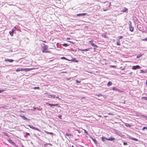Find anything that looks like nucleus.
Returning a JSON list of instances; mask_svg holds the SVG:
<instances>
[{
	"instance_id": "obj_1",
	"label": "nucleus",
	"mask_w": 147,
	"mask_h": 147,
	"mask_svg": "<svg viewBox=\"0 0 147 147\" xmlns=\"http://www.w3.org/2000/svg\"><path fill=\"white\" fill-rule=\"evenodd\" d=\"M48 45H46L45 44H43L42 46V52L43 53H50L51 51L48 50Z\"/></svg>"
},
{
	"instance_id": "obj_2",
	"label": "nucleus",
	"mask_w": 147,
	"mask_h": 147,
	"mask_svg": "<svg viewBox=\"0 0 147 147\" xmlns=\"http://www.w3.org/2000/svg\"><path fill=\"white\" fill-rule=\"evenodd\" d=\"M38 68H22V71H24L26 72H27L28 71H30L31 70H32L33 69H38Z\"/></svg>"
},
{
	"instance_id": "obj_3",
	"label": "nucleus",
	"mask_w": 147,
	"mask_h": 147,
	"mask_svg": "<svg viewBox=\"0 0 147 147\" xmlns=\"http://www.w3.org/2000/svg\"><path fill=\"white\" fill-rule=\"evenodd\" d=\"M93 40H91L89 41V43L93 47H96L97 48L98 47V46L94 44L93 43Z\"/></svg>"
},
{
	"instance_id": "obj_4",
	"label": "nucleus",
	"mask_w": 147,
	"mask_h": 147,
	"mask_svg": "<svg viewBox=\"0 0 147 147\" xmlns=\"http://www.w3.org/2000/svg\"><path fill=\"white\" fill-rule=\"evenodd\" d=\"M28 126L31 129H33L36 130H37L39 131H40V130L38 128H36V127H34V126H32L30 125H29Z\"/></svg>"
},
{
	"instance_id": "obj_5",
	"label": "nucleus",
	"mask_w": 147,
	"mask_h": 147,
	"mask_svg": "<svg viewBox=\"0 0 147 147\" xmlns=\"http://www.w3.org/2000/svg\"><path fill=\"white\" fill-rule=\"evenodd\" d=\"M112 90L114 91H118L119 92H122V91H121L120 90L116 88L115 87H113L112 88Z\"/></svg>"
},
{
	"instance_id": "obj_6",
	"label": "nucleus",
	"mask_w": 147,
	"mask_h": 147,
	"mask_svg": "<svg viewBox=\"0 0 147 147\" xmlns=\"http://www.w3.org/2000/svg\"><path fill=\"white\" fill-rule=\"evenodd\" d=\"M140 67L139 65H137L132 66V68L133 70H135L137 69H139Z\"/></svg>"
},
{
	"instance_id": "obj_7",
	"label": "nucleus",
	"mask_w": 147,
	"mask_h": 147,
	"mask_svg": "<svg viewBox=\"0 0 147 147\" xmlns=\"http://www.w3.org/2000/svg\"><path fill=\"white\" fill-rule=\"evenodd\" d=\"M128 10L127 8L125 7H124L122 8L121 11L123 12H127Z\"/></svg>"
},
{
	"instance_id": "obj_8",
	"label": "nucleus",
	"mask_w": 147,
	"mask_h": 147,
	"mask_svg": "<svg viewBox=\"0 0 147 147\" xmlns=\"http://www.w3.org/2000/svg\"><path fill=\"white\" fill-rule=\"evenodd\" d=\"M8 141L11 144L13 145H15V143H14V142L10 138H9L8 140Z\"/></svg>"
},
{
	"instance_id": "obj_9",
	"label": "nucleus",
	"mask_w": 147,
	"mask_h": 147,
	"mask_svg": "<svg viewBox=\"0 0 147 147\" xmlns=\"http://www.w3.org/2000/svg\"><path fill=\"white\" fill-rule=\"evenodd\" d=\"M87 13H79L77 14V16H84L87 14Z\"/></svg>"
},
{
	"instance_id": "obj_10",
	"label": "nucleus",
	"mask_w": 147,
	"mask_h": 147,
	"mask_svg": "<svg viewBox=\"0 0 147 147\" xmlns=\"http://www.w3.org/2000/svg\"><path fill=\"white\" fill-rule=\"evenodd\" d=\"M89 49V48L86 49H78V50L81 51H88Z\"/></svg>"
},
{
	"instance_id": "obj_11",
	"label": "nucleus",
	"mask_w": 147,
	"mask_h": 147,
	"mask_svg": "<svg viewBox=\"0 0 147 147\" xmlns=\"http://www.w3.org/2000/svg\"><path fill=\"white\" fill-rule=\"evenodd\" d=\"M13 60L12 59H6L5 60V62H9L12 63L13 61Z\"/></svg>"
},
{
	"instance_id": "obj_12",
	"label": "nucleus",
	"mask_w": 147,
	"mask_h": 147,
	"mask_svg": "<svg viewBox=\"0 0 147 147\" xmlns=\"http://www.w3.org/2000/svg\"><path fill=\"white\" fill-rule=\"evenodd\" d=\"M140 73L145 74L147 73V70H140Z\"/></svg>"
},
{
	"instance_id": "obj_13",
	"label": "nucleus",
	"mask_w": 147,
	"mask_h": 147,
	"mask_svg": "<svg viewBox=\"0 0 147 147\" xmlns=\"http://www.w3.org/2000/svg\"><path fill=\"white\" fill-rule=\"evenodd\" d=\"M105 139H106V140L109 141H112L113 140H115V138H105Z\"/></svg>"
},
{
	"instance_id": "obj_14",
	"label": "nucleus",
	"mask_w": 147,
	"mask_h": 147,
	"mask_svg": "<svg viewBox=\"0 0 147 147\" xmlns=\"http://www.w3.org/2000/svg\"><path fill=\"white\" fill-rule=\"evenodd\" d=\"M14 30H15L14 29H13L12 30L11 32H9V33L10 34L11 36H13V33Z\"/></svg>"
},
{
	"instance_id": "obj_15",
	"label": "nucleus",
	"mask_w": 147,
	"mask_h": 147,
	"mask_svg": "<svg viewBox=\"0 0 147 147\" xmlns=\"http://www.w3.org/2000/svg\"><path fill=\"white\" fill-rule=\"evenodd\" d=\"M69 61H72L75 62H78V61L76 59V58H73L72 60H69Z\"/></svg>"
},
{
	"instance_id": "obj_16",
	"label": "nucleus",
	"mask_w": 147,
	"mask_h": 147,
	"mask_svg": "<svg viewBox=\"0 0 147 147\" xmlns=\"http://www.w3.org/2000/svg\"><path fill=\"white\" fill-rule=\"evenodd\" d=\"M48 98H55V95H48Z\"/></svg>"
},
{
	"instance_id": "obj_17",
	"label": "nucleus",
	"mask_w": 147,
	"mask_h": 147,
	"mask_svg": "<svg viewBox=\"0 0 147 147\" xmlns=\"http://www.w3.org/2000/svg\"><path fill=\"white\" fill-rule=\"evenodd\" d=\"M129 30L131 32H133L134 30V27L132 26H129Z\"/></svg>"
},
{
	"instance_id": "obj_18",
	"label": "nucleus",
	"mask_w": 147,
	"mask_h": 147,
	"mask_svg": "<svg viewBox=\"0 0 147 147\" xmlns=\"http://www.w3.org/2000/svg\"><path fill=\"white\" fill-rule=\"evenodd\" d=\"M130 139L131 140H133L134 141H138V140L136 138H134L133 137H131L130 138Z\"/></svg>"
},
{
	"instance_id": "obj_19",
	"label": "nucleus",
	"mask_w": 147,
	"mask_h": 147,
	"mask_svg": "<svg viewBox=\"0 0 147 147\" xmlns=\"http://www.w3.org/2000/svg\"><path fill=\"white\" fill-rule=\"evenodd\" d=\"M112 83L111 81H109L108 82L107 84V86H111L112 85Z\"/></svg>"
},
{
	"instance_id": "obj_20",
	"label": "nucleus",
	"mask_w": 147,
	"mask_h": 147,
	"mask_svg": "<svg viewBox=\"0 0 147 147\" xmlns=\"http://www.w3.org/2000/svg\"><path fill=\"white\" fill-rule=\"evenodd\" d=\"M20 71H22V68H18L16 70L17 72H18Z\"/></svg>"
},
{
	"instance_id": "obj_21",
	"label": "nucleus",
	"mask_w": 147,
	"mask_h": 147,
	"mask_svg": "<svg viewBox=\"0 0 147 147\" xmlns=\"http://www.w3.org/2000/svg\"><path fill=\"white\" fill-rule=\"evenodd\" d=\"M45 132L47 133V134H50L51 135H53V133L52 132H49L47 131H45Z\"/></svg>"
},
{
	"instance_id": "obj_22",
	"label": "nucleus",
	"mask_w": 147,
	"mask_h": 147,
	"mask_svg": "<svg viewBox=\"0 0 147 147\" xmlns=\"http://www.w3.org/2000/svg\"><path fill=\"white\" fill-rule=\"evenodd\" d=\"M125 125L127 127H130L131 126H132L131 125H129V124L127 123H125Z\"/></svg>"
},
{
	"instance_id": "obj_23",
	"label": "nucleus",
	"mask_w": 147,
	"mask_h": 147,
	"mask_svg": "<svg viewBox=\"0 0 147 147\" xmlns=\"http://www.w3.org/2000/svg\"><path fill=\"white\" fill-rule=\"evenodd\" d=\"M120 40H117V45H120L121 44H120Z\"/></svg>"
},
{
	"instance_id": "obj_24",
	"label": "nucleus",
	"mask_w": 147,
	"mask_h": 147,
	"mask_svg": "<svg viewBox=\"0 0 147 147\" xmlns=\"http://www.w3.org/2000/svg\"><path fill=\"white\" fill-rule=\"evenodd\" d=\"M142 99H144L145 100H147V97H142Z\"/></svg>"
},
{
	"instance_id": "obj_25",
	"label": "nucleus",
	"mask_w": 147,
	"mask_h": 147,
	"mask_svg": "<svg viewBox=\"0 0 147 147\" xmlns=\"http://www.w3.org/2000/svg\"><path fill=\"white\" fill-rule=\"evenodd\" d=\"M142 55L141 54H139L136 57V58H139L140 57H141L142 56Z\"/></svg>"
},
{
	"instance_id": "obj_26",
	"label": "nucleus",
	"mask_w": 147,
	"mask_h": 147,
	"mask_svg": "<svg viewBox=\"0 0 147 147\" xmlns=\"http://www.w3.org/2000/svg\"><path fill=\"white\" fill-rule=\"evenodd\" d=\"M61 59H65V60H66L69 61V59H68L66 58L65 57H61Z\"/></svg>"
},
{
	"instance_id": "obj_27",
	"label": "nucleus",
	"mask_w": 147,
	"mask_h": 147,
	"mask_svg": "<svg viewBox=\"0 0 147 147\" xmlns=\"http://www.w3.org/2000/svg\"><path fill=\"white\" fill-rule=\"evenodd\" d=\"M49 105L51 106H57L58 105L57 104H49Z\"/></svg>"
},
{
	"instance_id": "obj_28",
	"label": "nucleus",
	"mask_w": 147,
	"mask_h": 147,
	"mask_svg": "<svg viewBox=\"0 0 147 147\" xmlns=\"http://www.w3.org/2000/svg\"><path fill=\"white\" fill-rule=\"evenodd\" d=\"M66 135L67 136H72L71 134L68 133H67L66 134Z\"/></svg>"
},
{
	"instance_id": "obj_29",
	"label": "nucleus",
	"mask_w": 147,
	"mask_h": 147,
	"mask_svg": "<svg viewBox=\"0 0 147 147\" xmlns=\"http://www.w3.org/2000/svg\"><path fill=\"white\" fill-rule=\"evenodd\" d=\"M92 140H93V141H94V143L95 144L96 143H97V141H96V140L94 139L93 138H92Z\"/></svg>"
},
{
	"instance_id": "obj_30",
	"label": "nucleus",
	"mask_w": 147,
	"mask_h": 147,
	"mask_svg": "<svg viewBox=\"0 0 147 147\" xmlns=\"http://www.w3.org/2000/svg\"><path fill=\"white\" fill-rule=\"evenodd\" d=\"M63 45L64 47H67L68 46V44L66 43H64L63 44Z\"/></svg>"
},
{
	"instance_id": "obj_31",
	"label": "nucleus",
	"mask_w": 147,
	"mask_h": 147,
	"mask_svg": "<svg viewBox=\"0 0 147 147\" xmlns=\"http://www.w3.org/2000/svg\"><path fill=\"white\" fill-rule=\"evenodd\" d=\"M102 36L105 38H107V36L105 34L102 35Z\"/></svg>"
},
{
	"instance_id": "obj_32",
	"label": "nucleus",
	"mask_w": 147,
	"mask_h": 147,
	"mask_svg": "<svg viewBox=\"0 0 147 147\" xmlns=\"http://www.w3.org/2000/svg\"><path fill=\"white\" fill-rule=\"evenodd\" d=\"M129 26H131V22L130 21H129Z\"/></svg>"
},
{
	"instance_id": "obj_33",
	"label": "nucleus",
	"mask_w": 147,
	"mask_h": 147,
	"mask_svg": "<svg viewBox=\"0 0 147 147\" xmlns=\"http://www.w3.org/2000/svg\"><path fill=\"white\" fill-rule=\"evenodd\" d=\"M145 129H146L147 130V127H144L142 129V130H144Z\"/></svg>"
},
{
	"instance_id": "obj_34",
	"label": "nucleus",
	"mask_w": 147,
	"mask_h": 147,
	"mask_svg": "<svg viewBox=\"0 0 147 147\" xmlns=\"http://www.w3.org/2000/svg\"><path fill=\"white\" fill-rule=\"evenodd\" d=\"M110 67H115V68L116 67V66H115L112 65H110Z\"/></svg>"
},
{
	"instance_id": "obj_35",
	"label": "nucleus",
	"mask_w": 147,
	"mask_h": 147,
	"mask_svg": "<svg viewBox=\"0 0 147 147\" xmlns=\"http://www.w3.org/2000/svg\"><path fill=\"white\" fill-rule=\"evenodd\" d=\"M40 89V88L39 87H35L34 88V89Z\"/></svg>"
},
{
	"instance_id": "obj_36",
	"label": "nucleus",
	"mask_w": 147,
	"mask_h": 147,
	"mask_svg": "<svg viewBox=\"0 0 147 147\" xmlns=\"http://www.w3.org/2000/svg\"><path fill=\"white\" fill-rule=\"evenodd\" d=\"M123 38V37L122 36H119V39H120L121 38Z\"/></svg>"
},
{
	"instance_id": "obj_37",
	"label": "nucleus",
	"mask_w": 147,
	"mask_h": 147,
	"mask_svg": "<svg viewBox=\"0 0 147 147\" xmlns=\"http://www.w3.org/2000/svg\"><path fill=\"white\" fill-rule=\"evenodd\" d=\"M84 133H86V134H88V132L86 131L85 130V129H84Z\"/></svg>"
},
{
	"instance_id": "obj_38",
	"label": "nucleus",
	"mask_w": 147,
	"mask_h": 147,
	"mask_svg": "<svg viewBox=\"0 0 147 147\" xmlns=\"http://www.w3.org/2000/svg\"><path fill=\"white\" fill-rule=\"evenodd\" d=\"M142 40L143 41H147V38L143 39Z\"/></svg>"
},
{
	"instance_id": "obj_39",
	"label": "nucleus",
	"mask_w": 147,
	"mask_h": 147,
	"mask_svg": "<svg viewBox=\"0 0 147 147\" xmlns=\"http://www.w3.org/2000/svg\"><path fill=\"white\" fill-rule=\"evenodd\" d=\"M4 91V90H1L0 89V93H1Z\"/></svg>"
},
{
	"instance_id": "obj_40",
	"label": "nucleus",
	"mask_w": 147,
	"mask_h": 147,
	"mask_svg": "<svg viewBox=\"0 0 147 147\" xmlns=\"http://www.w3.org/2000/svg\"><path fill=\"white\" fill-rule=\"evenodd\" d=\"M123 144L124 145H126L127 144V143L125 142H124Z\"/></svg>"
},
{
	"instance_id": "obj_41",
	"label": "nucleus",
	"mask_w": 147,
	"mask_h": 147,
	"mask_svg": "<svg viewBox=\"0 0 147 147\" xmlns=\"http://www.w3.org/2000/svg\"><path fill=\"white\" fill-rule=\"evenodd\" d=\"M26 136H28L29 135H30V134L29 133H26Z\"/></svg>"
},
{
	"instance_id": "obj_42",
	"label": "nucleus",
	"mask_w": 147,
	"mask_h": 147,
	"mask_svg": "<svg viewBox=\"0 0 147 147\" xmlns=\"http://www.w3.org/2000/svg\"><path fill=\"white\" fill-rule=\"evenodd\" d=\"M76 82L77 83H79L80 82V81H79L77 80H76Z\"/></svg>"
},
{
	"instance_id": "obj_43",
	"label": "nucleus",
	"mask_w": 147,
	"mask_h": 147,
	"mask_svg": "<svg viewBox=\"0 0 147 147\" xmlns=\"http://www.w3.org/2000/svg\"><path fill=\"white\" fill-rule=\"evenodd\" d=\"M66 79L68 80H70L71 79V78H67Z\"/></svg>"
},
{
	"instance_id": "obj_44",
	"label": "nucleus",
	"mask_w": 147,
	"mask_h": 147,
	"mask_svg": "<svg viewBox=\"0 0 147 147\" xmlns=\"http://www.w3.org/2000/svg\"><path fill=\"white\" fill-rule=\"evenodd\" d=\"M105 139V138H104L103 137H102V140L103 141H104L105 140H104V139Z\"/></svg>"
},
{
	"instance_id": "obj_45",
	"label": "nucleus",
	"mask_w": 147,
	"mask_h": 147,
	"mask_svg": "<svg viewBox=\"0 0 147 147\" xmlns=\"http://www.w3.org/2000/svg\"><path fill=\"white\" fill-rule=\"evenodd\" d=\"M108 5V7H109L110 6V5H111V3H108V4H107Z\"/></svg>"
},
{
	"instance_id": "obj_46",
	"label": "nucleus",
	"mask_w": 147,
	"mask_h": 147,
	"mask_svg": "<svg viewBox=\"0 0 147 147\" xmlns=\"http://www.w3.org/2000/svg\"><path fill=\"white\" fill-rule=\"evenodd\" d=\"M41 41H42V42H45V43H46L47 42L45 40V41H43V40H40Z\"/></svg>"
},
{
	"instance_id": "obj_47",
	"label": "nucleus",
	"mask_w": 147,
	"mask_h": 147,
	"mask_svg": "<svg viewBox=\"0 0 147 147\" xmlns=\"http://www.w3.org/2000/svg\"><path fill=\"white\" fill-rule=\"evenodd\" d=\"M61 115H60L59 116V118L60 119H61Z\"/></svg>"
},
{
	"instance_id": "obj_48",
	"label": "nucleus",
	"mask_w": 147,
	"mask_h": 147,
	"mask_svg": "<svg viewBox=\"0 0 147 147\" xmlns=\"http://www.w3.org/2000/svg\"><path fill=\"white\" fill-rule=\"evenodd\" d=\"M67 40H70V38H67Z\"/></svg>"
},
{
	"instance_id": "obj_49",
	"label": "nucleus",
	"mask_w": 147,
	"mask_h": 147,
	"mask_svg": "<svg viewBox=\"0 0 147 147\" xmlns=\"http://www.w3.org/2000/svg\"><path fill=\"white\" fill-rule=\"evenodd\" d=\"M56 98H58L60 100L61 99L60 98H59V97L58 96H57L56 97Z\"/></svg>"
},
{
	"instance_id": "obj_50",
	"label": "nucleus",
	"mask_w": 147,
	"mask_h": 147,
	"mask_svg": "<svg viewBox=\"0 0 147 147\" xmlns=\"http://www.w3.org/2000/svg\"><path fill=\"white\" fill-rule=\"evenodd\" d=\"M146 85H147V80H146Z\"/></svg>"
},
{
	"instance_id": "obj_51",
	"label": "nucleus",
	"mask_w": 147,
	"mask_h": 147,
	"mask_svg": "<svg viewBox=\"0 0 147 147\" xmlns=\"http://www.w3.org/2000/svg\"><path fill=\"white\" fill-rule=\"evenodd\" d=\"M68 42H70V43H72V42H71V41H68Z\"/></svg>"
},
{
	"instance_id": "obj_52",
	"label": "nucleus",
	"mask_w": 147,
	"mask_h": 147,
	"mask_svg": "<svg viewBox=\"0 0 147 147\" xmlns=\"http://www.w3.org/2000/svg\"><path fill=\"white\" fill-rule=\"evenodd\" d=\"M107 9H105V10H104V11H107Z\"/></svg>"
},
{
	"instance_id": "obj_53",
	"label": "nucleus",
	"mask_w": 147,
	"mask_h": 147,
	"mask_svg": "<svg viewBox=\"0 0 147 147\" xmlns=\"http://www.w3.org/2000/svg\"><path fill=\"white\" fill-rule=\"evenodd\" d=\"M97 96H100L99 95H97Z\"/></svg>"
},
{
	"instance_id": "obj_54",
	"label": "nucleus",
	"mask_w": 147,
	"mask_h": 147,
	"mask_svg": "<svg viewBox=\"0 0 147 147\" xmlns=\"http://www.w3.org/2000/svg\"><path fill=\"white\" fill-rule=\"evenodd\" d=\"M34 109H36V108H34Z\"/></svg>"
},
{
	"instance_id": "obj_55",
	"label": "nucleus",
	"mask_w": 147,
	"mask_h": 147,
	"mask_svg": "<svg viewBox=\"0 0 147 147\" xmlns=\"http://www.w3.org/2000/svg\"><path fill=\"white\" fill-rule=\"evenodd\" d=\"M72 147H73V146H72Z\"/></svg>"
}]
</instances>
